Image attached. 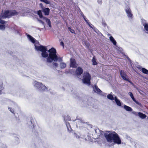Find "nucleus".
<instances>
[{"label":"nucleus","instance_id":"f03ea898","mask_svg":"<svg viewBox=\"0 0 148 148\" xmlns=\"http://www.w3.org/2000/svg\"><path fill=\"white\" fill-rule=\"evenodd\" d=\"M109 133H106L104 136L107 141L110 142H114L118 144L121 143V141L118 135L115 132L112 133H110V132H108Z\"/></svg>","mask_w":148,"mask_h":148},{"label":"nucleus","instance_id":"a878e982","mask_svg":"<svg viewBox=\"0 0 148 148\" xmlns=\"http://www.w3.org/2000/svg\"><path fill=\"white\" fill-rule=\"evenodd\" d=\"M95 132L96 133H97L99 134V133H98L99 132H100V135H99L100 136L101 134H103V132L102 131H100L99 129H96L95 130Z\"/></svg>","mask_w":148,"mask_h":148},{"label":"nucleus","instance_id":"2f4dec72","mask_svg":"<svg viewBox=\"0 0 148 148\" xmlns=\"http://www.w3.org/2000/svg\"><path fill=\"white\" fill-rule=\"evenodd\" d=\"M102 25L104 27H105L107 25L106 24L105 22V21H103L102 23Z\"/></svg>","mask_w":148,"mask_h":148},{"label":"nucleus","instance_id":"37998d69","mask_svg":"<svg viewBox=\"0 0 148 148\" xmlns=\"http://www.w3.org/2000/svg\"><path fill=\"white\" fill-rule=\"evenodd\" d=\"M24 12V14H22L21 13V16H25V12Z\"/></svg>","mask_w":148,"mask_h":148},{"label":"nucleus","instance_id":"2eb2a0df","mask_svg":"<svg viewBox=\"0 0 148 148\" xmlns=\"http://www.w3.org/2000/svg\"><path fill=\"white\" fill-rule=\"evenodd\" d=\"M114 99L117 106H121V102L117 99L116 97V96L114 97Z\"/></svg>","mask_w":148,"mask_h":148},{"label":"nucleus","instance_id":"aec40b11","mask_svg":"<svg viewBox=\"0 0 148 148\" xmlns=\"http://www.w3.org/2000/svg\"><path fill=\"white\" fill-rule=\"evenodd\" d=\"M60 66L62 69L65 68L66 66V64L64 62H61L60 64Z\"/></svg>","mask_w":148,"mask_h":148},{"label":"nucleus","instance_id":"423d86ee","mask_svg":"<svg viewBox=\"0 0 148 148\" xmlns=\"http://www.w3.org/2000/svg\"><path fill=\"white\" fill-rule=\"evenodd\" d=\"M125 11L128 18L130 19H132L133 18V14H132L131 10L129 7H127L126 8Z\"/></svg>","mask_w":148,"mask_h":148},{"label":"nucleus","instance_id":"6ab92c4d","mask_svg":"<svg viewBox=\"0 0 148 148\" xmlns=\"http://www.w3.org/2000/svg\"><path fill=\"white\" fill-rule=\"evenodd\" d=\"M124 108L127 111H131L132 110V108L125 105L124 106Z\"/></svg>","mask_w":148,"mask_h":148},{"label":"nucleus","instance_id":"5701e85b","mask_svg":"<svg viewBox=\"0 0 148 148\" xmlns=\"http://www.w3.org/2000/svg\"><path fill=\"white\" fill-rule=\"evenodd\" d=\"M37 14L40 18H41L42 19H43V17H44L42 15V12L41 10H39L38 11Z\"/></svg>","mask_w":148,"mask_h":148},{"label":"nucleus","instance_id":"7c9ffc66","mask_svg":"<svg viewBox=\"0 0 148 148\" xmlns=\"http://www.w3.org/2000/svg\"><path fill=\"white\" fill-rule=\"evenodd\" d=\"M8 109L13 114H14V110L13 109H12V108L10 107H9Z\"/></svg>","mask_w":148,"mask_h":148},{"label":"nucleus","instance_id":"b1692460","mask_svg":"<svg viewBox=\"0 0 148 148\" xmlns=\"http://www.w3.org/2000/svg\"><path fill=\"white\" fill-rule=\"evenodd\" d=\"M142 72L148 75V70L145 68H143L142 69Z\"/></svg>","mask_w":148,"mask_h":148},{"label":"nucleus","instance_id":"a211bd4d","mask_svg":"<svg viewBox=\"0 0 148 148\" xmlns=\"http://www.w3.org/2000/svg\"><path fill=\"white\" fill-rule=\"evenodd\" d=\"M138 116L140 118H141L142 119H144L146 117V115L143 114V113L140 112H139V116Z\"/></svg>","mask_w":148,"mask_h":148},{"label":"nucleus","instance_id":"c03bdc74","mask_svg":"<svg viewBox=\"0 0 148 148\" xmlns=\"http://www.w3.org/2000/svg\"><path fill=\"white\" fill-rule=\"evenodd\" d=\"M60 44H61V45H62V46H63L64 43L62 42H61Z\"/></svg>","mask_w":148,"mask_h":148},{"label":"nucleus","instance_id":"4c0bfd02","mask_svg":"<svg viewBox=\"0 0 148 148\" xmlns=\"http://www.w3.org/2000/svg\"><path fill=\"white\" fill-rule=\"evenodd\" d=\"M5 21L3 20H1L0 23L2 24H4L5 23Z\"/></svg>","mask_w":148,"mask_h":148},{"label":"nucleus","instance_id":"393cba45","mask_svg":"<svg viewBox=\"0 0 148 148\" xmlns=\"http://www.w3.org/2000/svg\"><path fill=\"white\" fill-rule=\"evenodd\" d=\"M92 64L93 65H95L97 64V63L96 61V59L95 57H93L92 60Z\"/></svg>","mask_w":148,"mask_h":148},{"label":"nucleus","instance_id":"f3484780","mask_svg":"<svg viewBox=\"0 0 148 148\" xmlns=\"http://www.w3.org/2000/svg\"><path fill=\"white\" fill-rule=\"evenodd\" d=\"M110 40L113 43V45H116V42L112 36H110Z\"/></svg>","mask_w":148,"mask_h":148},{"label":"nucleus","instance_id":"20e7f679","mask_svg":"<svg viewBox=\"0 0 148 148\" xmlns=\"http://www.w3.org/2000/svg\"><path fill=\"white\" fill-rule=\"evenodd\" d=\"M91 76L89 73H84L82 79L83 82L89 86L90 84Z\"/></svg>","mask_w":148,"mask_h":148},{"label":"nucleus","instance_id":"39448f33","mask_svg":"<svg viewBox=\"0 0 148 148\" xmlns=\"http://www.w3.org/2000/svg\"><path fill=\"white\" fill-rule=\"evenodd\" d=\"M34 85L35 87L40 90H44L47 89V88L45 86L43 85L40 83L36 81L34 82Z\"/></svg>","mask_w":148,"mask_h":148},{"label":"nucleus","instance_id":"c9c22d12","mask_svg":"<svg viewBox=\"0 0 148 148\" xmlns=\"http://www.w3.org/2000/svg\"><path fill=\"white\" fill-rule=\"evenodd\" d=\"M83 17L84 18V20L87 23H88V21L87 20V19L86 18V17L84 15H83Z\"/></svg>","mask_w":148,"mask_h":148},{"label":"nucleus","instance_id":"0eeeda50","mask_svg":"<svg viewBox=\"0 0 148 148\" xmlns=\"http://www.w3.org/2000/svg\"><path fill=\"white\" fill-rule=\"evenodd\" d=\"M93 90L94 92L98 94L102 95L103 96L105 97L106 96V94L103 93L102 94V91L98 88V87L96 85H95L94 87H93Z\"/></svg>","mask_w":148,"mask_h":148},{"label":"nucleus","instance_id":"dca6fc26","mask_svg":"<svg viewBox=\"0 0 148 148\" xmlns=\"http://www.w3.org/2000/svg\"><path fill=\"white\" fill-rule=\"evenodd\" d=\"M27 36L28 39L30 40V41L33 43H34L36 41V40L33 37L29 35H27Z\"/></svg>","mask_w":148,"mask_h":148},{"label":"nucleus","instance_id":"c756f323","mask_svg":"<svg viewBox=\"0 0 148 148\" xmlns=\"http://www.w3.org/2000/svg\"><path fill=\"white\" fill-rule=\"evenodd\" d=\"M68 29L72 33H75V31L74 30L71 29L70 27H68Z\"/></svg>","mask_w":148,"mask_h":148},{"label":"nucleus","instance_id":"f8f14e48","mask_svg":"<svg viewBox=\"0 0 148 148\" xmlns=\"http://www.w3.org/2000/svg\"><path fill=\"white\" fill-rule=\"evenodd\" d=\"M83 70L82 68L79 67L77 69L76 71V74L78 75H80L83 73Z\"/></svg>","mask_w":148,"mask_h":148},{"label":"nucleus","instance_id":"7ed1b4c3","mask_svg":"<svg viewBox=\"0 0 148 148\" xmlns=\"http://www.w3.org/2000/svg\"><path fill=\"white\" fill-rule=\"evenodd\" d=\"M17 14L16 10H6L4 12L3 15V17L5 18H9L11 16H14Z\"/></svg>","mask_w":148,"mask_h":148},{"label":"nucleus","instance_id":"a19ab883","mask_svg":"<svg viewBox=\"0 0 148 148\" xmlns=\"http://www.w3.org/2000/svg\"><path fill=\"white\" fill-rule=\"evenodd\" d=\"M128 95L130 96L131 97H132V96H133L132 93L131 92H129L128 93Z\"/></svg>","mask_w":148,"mask_h":148},{"label":"nucleus","instance_id":"58836bf2","mask_svg":"<svg viewBox=\"0 0 148 148\" xmlns=\"http://www.w3.org/2000/svg\"><path fill=\"white\" fill-rule=\"evenodd\" d=\"M98 3L100 4H101L102 3V0H97Z\"/></svg>","mask_w":148,"mask_h":148},{"label":"nucleus","instance_id":"ddd939ff","mask_svg":"<svg viewBox=\"0 0 148 148\" xmlns=\"http://www.w3.org/2000/svg\"><path fill=\"white\" fill-rule=\"evenodd\" d=\"M42 19L43 21H45L49 27H51V21L49 19H48V18L45 17H43V19Z\"/></svg>","mask_w":148,"mask_h":148},{"label":"nucleus","instance_id":"f257e3e1","mask_svg":"<svg viewBox=\"0 0 148 148\" xmlns=\"http://www.w3.org/2000/svg\"><path fill=\"white\" fill-rule=\"evenodd\" d=\"M35 49L37 51L42 52L41 56L42 57L47 58V63H51L53 61L55 62L62 61V58L58 56L56 49L52 47L49 50H47L46 47L41 45L37 46L34 44Z\"/></svg>","mask_w":148,"mask_h":148},{"label":"nucleus","instance_id":"4468645a","mask_svg":"<svg viewBox=\"0 0 148 148\" xmlns=\"http://www.w3.org/2000/svg\"><path fill=\"white\" fill-rule=\"evenodd\" d=\"M42 12L45 15H48L49 14L50 9L49 8H43L42 10Z\"/></svg>","mask_w":148,"mask_h":148},{"label":"nucleus","instance_id":"e433bc0d","mask_svg":"<svg viewBox=\"0 0 148 148\" xmlns=\"http://www.w3.org/2000/svg\"><path fill=\"white\" fill-rule=\"evenodd\" d=\"M53 65L54 66L57 67L58 66V64L57 63L54 62L53 63Z\"/></svg>","mask_w":148,"mask_h":148},{"label":"nucleus","instance_id":"c85d7f7f","mask_svg":"<svg viewBox=\"0 0 148 148\" xmlns=\"http://www.w3.org/2000/svg\"><path fill=\"white\" fill-rule=\"evenodd\" d=\"M38 21L40 23L44 25V27H45V23H44L41 20H38Z\"/></svg>","mask_w":148,"mask_h":148},{"label":"nucleus","instance_id":"a18cd8bd","mask_svg":"<svg viewBox=\"0 0 148 148\" xmlns=\"http://www.w3.org/2000/svg\"><path fill=\"white\" fill-rule=\"evenodd\" d=\"M108 35L109 36H110V34H108Z\"/></svg>","mask_w":148,"mask_h":148},{"label":"nucleus","instance_id":"4be33fe9","mask_svg":"<svg viewBox=\"0 0 148 148\" xmlns=\"http://www.w3.org/2000/svg\"><path fill=\"white\" fill-rule=\"evenodd\" d=\"M107 97L108 99L111 100H113L114 99L113 96L110 94H108L107 95Z\"/></svg>","mask_w":148,"mask_h":148},{"label":"nucleus","instance_id":"72a5a7b5","mask_svg":"<svg viewBox=\"0 0 148 148\" xmlns=\"http://www.w3.org/2000/svg\"><path fill=\"white\" fill-rule=\"evenodd\" d=\"M132 113L134 115L136 116H139V112H133Z\"/></svg>","mask_w":148,"mask_h":148},{"label":"nucleus","instance_id":"79ce46f5","mask_svg":"<svg viewBox=\"0 0 148 148\" xmlns=\"http://www.w3.org/2000/svg\"><path fill=\"white\" fill-rule=\"evenodd\" d=\"M40 6H41V8H42V9H43V6L42 4V3H40Z\"/></svg>","mask_w":148,"mask_h":148},{"label":"nucleus","instance_id":"cd10ccee","mask_svg":"<svg viewBox=\"0 0 148 148\" xmlns=\"http://www.w3.org/2000/svg\"><path fill=\"white\" fill-rule=\"evenodd\" d=\"M132 99L136 103H137L138 104H139V103L137 101H136L134 97L133 96H132V97H131Z\"/></svg>","mask_w":148,"mask_h":148},{"label":"nucleus","instance_id":"bb28decb","mask_svg":"<svg viewBox=\"0 0 148 148\" xmlns=\"http://www.w3.org/2000/svg\"><path fill=\"white\" fill-rule=\"evenodd\" d=\"M5 27L4 25H0V29L2 30H4L5 29Z\"/></svg>","mask_w":148,"mask_h":148},{"label":"nucleus","instance_id":"ea45409f","mask_svg":"<svg viewBox=\"0 0 148 148\" xmlns=\"http://www.w3.org/2000/svg\"><path fill=\"white\" fill-rule=\"evenodd\" d=\"M74 136L77 138H79V135H77L76 133H74Z\"/></svg>","mask_w":148,"mask_h":148},{"label":"nucleus","instance_id":"412c9836","mask_svg":"<svg viewBox=\"0 0 148 148\" xmlns=\"http://www.w3.org/2000/svg\"><path fill=\"white\" fill-rule=\"evenodd\" d=\"M3 89V83L1 82L0 83V94H1L2 92V90Z\"/></svg>","mask_w":148,"mask_h":148},{"label":"nucleus","instance_id":"9d476101","mask_svg":"<svg viewBox=\"0 0 148 148\" xmlns=\"http://www.w3.org/2000/svg\"><path fill=\"white\" fill-rule=\"evenodd\" d=\"M67 120H68V121L71 120V119L69 116H67L66 117H65L64 118V120L66 122V125L67 128L68 130L69 131H70L71 130L70 126L69 123H67L66 122Z\"/></svg>","mask_w":148,"mask_h":148},{"label":"nucleus","instance_id":"6e6552de","mask_svg":"<svg viewBox=\"0 0 148 148\" xmlns=\"http://www.w3.org/2000/svg\"><path fill=\"white\" fill-rule=\"evenodd\" d=\"M120 74L121 77L123 79L126 81H128V77L123 70H121V71Z\"/></svg>","mask_w":148,"mask_h":148},{"label":"nucleus","instance_id":"473e14b6","mask_svg":"<svg viewBox=\"0 0 148 148\" xmlns=\"http://www.w3.org/2000/svg\"><path fill=\"white\" fill-rule=\"evenodd\" d=\"M84 43L86 45V47H88L89 46V44L88 42H87L85 41L84 42Z\"/></svg>","mask_w":148,"mask_h":148},{"label":"nucleus","instance_id":"f704fd0d","mask_svg":"<svg viewBox=\"0 0 148 148\" xmlns=\"http://www.w3.org/2000/svg\"><path fill=\"white\" fill-rule=\"evenodd\" d=\"M87 24L92 29L93 28V27H92L93 25L92 24H91L90 23L88 22V23H87Z\"/></svg>","mask_w":148,"mask_h":148},{"label":"nucleus","instance_id":"9b49d317","mask_svg":"<svg viewBox=\"0 0 148 148\" xmlns=\"http://www.w3.org/2000/svg\"><path fill=\"white\" fill-rule=\"evenodd\" d=\"M142 23L146 32L148 33V23L145 20H142Z\"/></svg>","mask_w":148,"mask_h":148},{"label":"nucleus","instance_id":"1a4fd4ad","mask_svg":"<svg viewBox=\"0 0 148 148\" xmlns=\"http://www.w3.org/2000/svg\"><path fill=\"white\" fill-rule=\"evenodd\" d=\"M70 66L73 68H75L77 67V65L76 64L75 59L71 58L70 59Z\"/></svg>","mask_w":148,"mask_h":148}]
</instances>
